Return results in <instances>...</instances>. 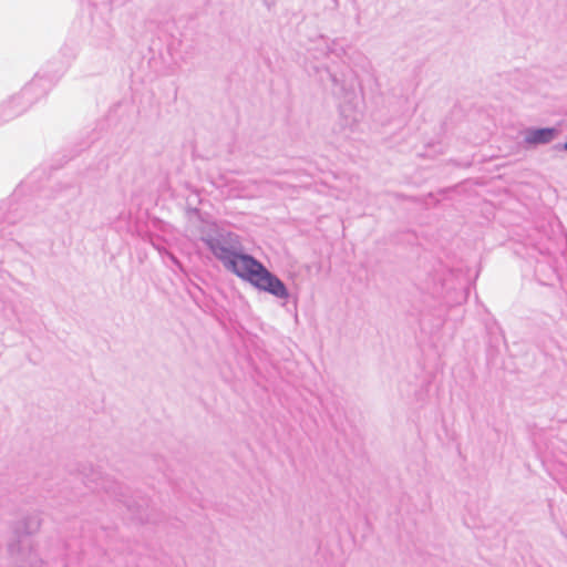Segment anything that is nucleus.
<instances>
[{
	"label": "nucleus",
	"instance_id": "obj_1",
	"mask_svg": "<svg viewBox=\"0 0 567 567\" xmlns=\"http://www.w3.org/2000/svg\"><path fill=\"white\" fill-rule=\"evenodd\" d=\"M202 241L227 271L259 291L284 298V281L246 251L237 234L217 229L203 236Z\"/></svg>",
	"mask_w": 567,
	"mask_h": 567
},
{
	"label": "nucleus",
	"instance_id": "obj_2",
	"mask_svg": "<svg viewBox=\"0 0 567 567\" xmlns=\"http://www.w3.org/2000/svg\"><path fill=\"white\" fill-rule=\"evenodd\" d=\"M91 11L85 28V55L92 60L93 71L101 72L106 66L110 51L115 41L112 12L124 0H90Z\"/></svg>",
	"mask_w": 567,
	"mask_h": 567
},
{
	"label": "nucleus",
	"instance_id": "obj_3",
	"mask_svg": "<svg viewBox=\"0 0 567 567\" xmlns=\"http://www.w3.org/2000/svg\"><path fill=\"white\" fill-rule=\"evenodd\" d=\"M63 73L62 68L52 70L50 64H47L19 92L3 100L0 103V127L23 115L45 97Z\"/></svg>",
	"mask_w": 567,
	"mask_h": 567
},
{
	"label": "nucleus",
	"instance_id": "obj_4",
	"mask_svg": "<svg viewBox=\"0 0 567 567\" xmlns=\"http://www.w3.org/2000/svg\"><path fill=\"white\" fill-rule=\"evenodd\" d=\"M79 476L82 483L92 492H104L110 497H113L117 502L124 504L127 511L132 514V517L138 520L140 523H151L152 519L147 514L146 502L142 499V502H137L135 499L127 498L124 493V487L111 478L107 475H104L100 470L93 468L92 466H84L80 472Z\"/></svg>",
	"mask_w": 567,
	"mask_h": 567
},
{
	"label": "nucleus",
	"instance_id": "obj_5",
	"mask_svg": "<svg viewBox=\"0 0 567 567\" xmlns=\"http://www.w3.org/2000/svg\"><path fill=\"white\" fill-rule=\"evenodd\" d=\"M38 173H32L25 181H23L12 193L9 199L0 202V237L3 236L6 226L13 225L20 219L24 218L22 210L31 203V199H24L20 203L22 195L25 192H38L33 189V184L37 181Z\"/></svg>",
	"mask_w": 567,
	"mask_h": 567
},
{
	"label": "nucleus",
	"instance_id": "obj_6",
	"mask_svg": "<svg viewBox=\"0 0 567 567\" xmlns=\"http://www.w3.org/2000/svg\"><path fill=\"white\" fill-rule=\"evenodd\" d=\"M41 526V520L37 515L28 516L14 530V539L8 544V551L16 563H20V567H34L31 549L24 553L25 547H30L29 536L35 533Z\"/></svg>",
	"mask_w": 567,
	"mask_h": 567
},
{
	"label": "nucleus",
	"instance_id": "obj_7",
	"mask_svg": "<svg viewBox=\"0 0 567 567\" xmlns=\"http://www.w3.org/2000/svg\"><path fill=\"white\" fill-rule=\"evenodd\" d=\"M81 194V188L78 184L73 183H64L59 184L56 188L52 190L51 198L54 202L51 204V210L54 209L55 206H62L71 200L78 198Z\"/></svg>",
	"mask_w": 567,
	"mask_h": 567
},
{
	"label": "nucleus",
	"instance_id": "obj_8",
	"mask_svg": "<svg viewBox=\"0 0 567 567\" xmlns=\"http://www.w3.org/2000/svg\"><path fill=\"white\" fill-rule=\"evenodd\" d=\"M555 135V130L553 128H540L533 131L528 137L532 143H547Z\"/></svg>",
	"mask_w": 567,
	"mask_h": 567
},
{
	"label": "nucleus",
	"instance_id": "obj_9",
	"mask_svg": "<svg viewBox=\"0 0 567 567\" xmlns=\"http://www.w3.org/2000/svg\"><path fill=\"white\" fill-rule=\"evenodd\" d=\"M109 168V164L105 159L99 161L94 168L87 167L84 173V178L96 179L102 176Z\"/></svg>",
	"mask_w": 567,
	"mask_h": 567
},
{
	"label": "nucleus",
	"instance_id": "obj_10",
	"mask_svg": "<svg viewBox=\"0 0 567 567\" xmlns=\"http://www.w3.org/2000/svg\"><path fill=\"white\" fill-rule=\"evenodd\" d=\"M163 257H167L172 264L177 267L181 271H185L184 270V267H183V264L181 262V260L174 255L172 254L171 251L164 249L163 252H161Z\"/></svg>",
	"mask_w": 567,
	"mask_h": 567
},
{
	"label": "nucleus",
	"instance_id": "obj_11",
	"mask_svg": "<svg viewBox=\"0 0 567 567\" xmlns=\"http://www.w3.org/2000/svg\"><path fill=\"white\" fill-rule=\"evenodd\" d=\"M59 220L62 221V223H66V221H70L72 220V215L69 210H64L63 213H61L59 216H58Z\"/></svg>",
	"mask_w": 567,
	"mask_h": 567
},
{
	"label": "nucleus",
	"instance_id": "obj_12",
	"mask_svg": "<svg viewBox=\"0 0 567 567\" xmlns=\"http://www.w3.org/2000/svg\"><path fill=\"white\" fill-rule=\"evenodd\" d=\"M42 197H47V195H42V193H40L34 197V199H41Z\"/></svg>",
	"mask_w": 567,
	"mask_h": 567
},
{
	"label": "nucleus",
	"instance_id": "obj_13",
	"mask_svg": "<svg viewBox=\"0 0 567 567\" xmlns=\"http://www.w3.org/2000/svg\"><path fill=\"white\" fill-rule=\"evenodd\" d=\"M565 150L567 151V143L565 144Z\"/></svg>",
	"mask_w": 567,
	"mask_h": 567
}]
</instances>
